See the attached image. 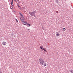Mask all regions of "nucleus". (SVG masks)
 I'll return each mask as SVG.
<instances>
[{
    "label": "nucleus",
    "instance_id": "nucleus-11",
    "mask_svg": "<svg viewBox=\"0 0 73 73\" xmlns=\"http://www.w3.org/2000/svg\"><path fill=\"white\" fill-rule=\"evenodd\" d=\"M26 25H28V26L29 27L30 26V24H29V23H27L26 24Z\"/></svg>",
    "mask_w": 73,
    "mask_h": 73
},
{
    "label": "nucleus",
    "instance_id": "nucleus-9",
    "mask_svg": "<svg viewBox=\"0 0 73 73\" xmlns=\"http://www.w3.org/2000/svg\"><path fill=\"white\" fill-rule=\"evenodd\" d=\"M70 73H73V70H71L70 71Z\"/></svg>",
    "mask_w": 73,
    "mask_h": 73
},
{
    "label": "nucleus",
    "instance_id": "nucleus-19",
    "mask_svg": "<svg viewBox=\"0 0 73 73\" xmlns=\"http://www.w3.org/2000/svg\"><path fill=\"white\" fill-rule=\"evenodd\" d=\"M17 1H18V2H19V0H17Z\"/></svg>",
    "mask_w": 73,
    "mask_h": 73
},
{
    "label": "nucleus",
    "instance_id": "nucleus-3",
    "mask_svg": "<svg viewBox=\"0 0 73 73\" xmlns=\"http://www.w3.org/2000/svg\"><path fill=\"white\" fill-rule=\"evenodd\" d=\"M43 46H40V48L42 50H44V51H45V52H47V51H46V49H45V48H43Z\"/></svg>",
    "mask_w": 73,
    "mask_h": 73
},
{
    "label": "nucleus",
    "instance_id": "nucleus-12",
    "mask_svg": "<svg viewBox=\"0 0 73 73\" xmlns=\"http://www.w3.org/2000/svg\"><path fill=\"white\" fill-rule=\"evenodd\" d=\"M11 4L12 6H13V3L11 2Z\"/></svg>",
    "mask_w": 73,
    "mask_h": 73
},
{
    "label": "nucleus",
    "instance_id": "nucleus-1",
    "mask_svg": "<svg viewBox=\"0 0 73 73\" xmlns=\"http://www.w3.org/2000/svg\"><path fill=\"white\" fill-rule=\"evenodd\" d=\"M39 61L40 64L42 65H43L44 66H46V64L45 62L44 61L42 60L41 58H39Z\"/></svg>",
    "mask_w": 73,
    "mask_h": 73
},
{
    "label": "nucleus",
    "instance_id": "nucleus-23",
    "mask_svg": "<svg viewBox=\"0 0 73 73\" xmlns=\"http://www.w3.org/2000/svg\"><path fill=\"white\" fill-rule=\"evenodd\" d=\"M28 29V30H29V31H30V30H29V29Z\"/></svg>",
    "mask_w": 73,
    "mask_h": 73
},
{
    "label": "nucleus",
    "instance_id": "nucleus-20",
    "mask_svg": "<svg viewBox=\"0 0 73 73\" xmlns=\"http://www.w3.org/2000/svg\"><path fill=\"white\" fill-rule=\"evenodd\" d=\"M23 9H25V8H24V7H23Z\"/></svg>",
    "mask_w": 73,
    "mask_h": 73
},
{
    "label": "nucleus",
    "instance_id": "nucleus-2",
    "mask_svg": "<svg viewBox=\"0 0 73 73\" xmlns=\"http://www.w3.org/2000/svg\"><path fill=\"white\" fill-rule=\"evenodd\" d=\"M29 14L32 16H34L35 17H36V11H34L33 12H29Z\"/></svg>",
    "mask_w": 73,
    "mask_h": 73
},
{
    "label": "nucleus",
    "instance_id": "nucleus-7",
    "mask_svg": "<svg viewBox=\"0 0 73 73\" xmlns=\"http://www.w3.org/2000/svg\"><path fill=\"white\" fill-rule=\"evenodd\" d=\"M2 44L3 45H7V43H6V42H3Z\"/></svg>",
    "mask_w": 73,
    "mask_h": 73
},
{
    "label": "nucleus",
    "instance_id": "nucleus-6",
    "mask_svg": "<svg viewBox=\"0 0 73 73\" xmlns=\"http://www.w3.org/2000/svg\"><path fill=\"white\" fill-rule=\"evenodd\" d=\"M56 35L57 36H60V33H58V32H57L56 33Z\"/></svg>",
    "mask_w": 73,
    "mask_h": 73
},
{
    "label": "nucleus",
    "instance_id": "nucleus-21",
    "mask_svg": "<svg viewBox=\"0 0 73 73\" xmlns=\"http://www.w3.org/2000/svg\"><path fill=\"white\" fill-rule=\"evenodd\" d=\"M11 3H13V0H12V1H11Z\"/></svg>",
    "mask_w": 73,
    "mask_h": 73
},
{
    "label": "nucleus",
    "instance_id": "nucleus-5",
    "mask_svg": "<svg viewBox=\"0 0 73 73\" xmlns=\"http://www.w3.org/2000/svg\"><path fill=\"white\" fill-rule=\"evenodd\" d=\"M22 23L24 25H27V23L25 21H22Z\"/></svg>",
    "mask_w": 73,
    "mask_h": 73
},
{
    "label": "nucleus",
    "instance_id": "nucleus-15",
    "mask_svg": "<svg viewBox=\"0 0 73 73\" xmlns=\"http://www.w3.org/2000/svg\"><path fill=\"white\" fill-rule=\"evenodd\" d=\"M21 21H24V19H21Z\"/></svg>",
    "mask_w": 73,
    "mask_h": 73
},
{
    "label": "nucleus",
    "instance_id": "nucleus-4",
    "mask_svg": "<svg viewBox=\"0 0 73 73\" xmlns=\"http://www.w3.org/2000/svg\"><path fill=\"white\" fill-rule=\"evenodd\" d=\"M19 13L22 18H23H23H24V16H23V14H22V13H21V12H19Z\"/></svg>",
    "mask_w": 73,
    "mask_h": 73
},
{
    "label": "nucleus",
    "instance_id": "nucleus-8",
    "mask_svg": "<svg viewBox=\"0 0 73 73\" xmlns=\"http://www.w3.org/2000/svg\"><path fill=\"white\" fill-rule=\"evenodd\" d=\"M11 36H12V37H15V35H13V34H11Z\"/></svg>",
    "mask_w": 73,
    "mask_h": 73
},
{
    "label": "nucleus",
    "instance_id": "nucleus-13",
    "mask_svg": "<svg viewBox=\"0 0 73 73\" xmlns=\"http://www.w3.org/2000/svg\"><path fill=\"white\" fill-rule=\"evenodd\" d=\"M18 7H19V8L20 9V8H21L20 7V5H18Z\"/></svg>",
    "mask_w": 73,
    "mask_h": 73
},
{
    "label": "nucleus",
    "instance_id": "nucleus-22",
    "mask_svg": "<svg viewBox=\"0 0 73 73\" xmlns=\"http://www.w3.org/2000/svg\"><path fill=\"white\" fill-rule=\"evenodd\" d=\"M56 13H58V11H56Z\"/></svg>",
    "mask_w": 73,
    "mask_h": 73
},
{
    "label": "nucleus",
    "instance_id": "nucleus-14",
    "mask_svg": "<svg viewBox=\"0 0 73 73\" xmlns=\"http://www.w3.org/2000/svg\"><path fill=\"white\" fill-rule=\"evenodd\" d=\"M66 29L65 28H63V30L64 31H65Z\"/></svg>",
    "mask_w": 73,
    "mask_h": 73
},
{
    "label": "nucleus",
    "instance_id": "nucleus-18",
    "mask_svg": "<svg viewBox=\"0 0 73 73\" xmlns=\"http://www.w3.org/2000/svg\"><path fill=\"white\" fill-rule=\"evenodd\" d=\"M14 1H16V2H17V1L16 0H14Z\"/></svg>",
    "mask_w": 73,
    "mask_h": 73
},
{
    "label": "nucleus",
    "instance_id": "nucleus-10",
    "mask_svg": "<svg viewBox=\"0 0 73 73\" xmlns=\"http://www.w3.org/2000/svg\"><path fill=\"white\" fill-rule=\"evenodd\" d=\"M55 1L56 3L58 4V0H56Z\"/></svg>",
    "mask_w": 73,
    "mask_h": 73
},
{
    "label": "nucleus",
    "instance_id": "nucleus-16",
    "mask_svg": "<svg viewBox=\"0 0 73 73\" xmlns=\"http://www.w3.org/2000/svg\"><path fill=\"white\" fill-rule=\"evenodd\" d=\"M11 9H13V7H12V6H11Z\"/></svg>",
    "mask_w": 73,
    "mask_h": 73
},
{
    "label": "nucleus",
    "instance_id": "nucleus-17",
    "mask_svg": "<svg viewBox=\"0 0 73 73\" xmlns=\"http://www.w3.org/2000/svg\"><path fill=\"white\" fill-rule=\"evenodd\" d=\"M15 20L16 21H17V23H18V21L16 19Z\"/></svg>",
    "mask_w": 73,
    "mask_h": 73
},
{
    "label": "nucleus",
    "instance_id": "nucleus-24",
    "mask_svg": "<svg viewBox=\"0 0 73 73\" xmlns=\"http://www.w3.org/2000/svg\"><path fill=\"white\" fill-rule=\"evenodd\" d=\"M20 20H22V19H21V18H20Z\"/></svg>",
    "mask_w": 73,
    "mask_h": 73
}]
</instances>
